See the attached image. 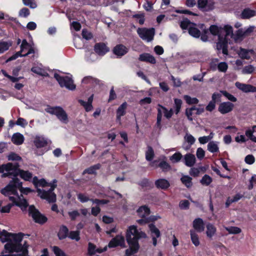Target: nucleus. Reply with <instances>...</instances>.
<instances>
[{
	"label": "nucleus",
	"mask_w": 256,
	"mask_h": 256,
	"mask_svg": "<svg viewBox=\"0 0 256 256\" xmlns=\"http://www.w3.org/2000/svg\"><path fill=\"white\" fill-rule=\"evenodd\" d=\"M209 30L212 35L218 36L216 48L222 50L224 54H228V45L232 42L230 38H232L235 42H238L242 41L244 37L246 36L243 28L238 30L234 34L232 26L229 25H226L224 28L212 25Z\"/></svg>",
	"instance_id": "f257e3e1"
},
{
	"label": "nucleus",
	"mask_w": 256,
	"mask_h": 256,
	"mask_svg": "<svg viewBox=\"0 0 256 256\" xmlns=\"http://www.w3.org/2000/svg\"><path fill=\"white\" fill-rule=\"evenodd\" d=\"M12 178V180L1 190L0 192L4 196H8L14 204L20 207L22 210H26L28 206V202L22 195L20 196L17 192V189L21 187L22 182L16 178Z\"/></svg>",
	"instance_id": "f03ea898"
},
{
	"label": "nucleus",
	"mask_w": 256,
	"mask_h": 256,
	"mask_svg": "<svg viewBox=\"0 0 256 256\" xmlns=\"http://www.w3.org/2000/svg\"><path fill=\"white\" fill-rule=\"evenodd\" d=\"M146 237V234L140 230H138L136 226H130L126 232V239L130 248L126 250V256H131L136 253L139 249L138 240Z\"/></svg>",
	"instance_id": "7ed1b4c3"
},
{
	"label": "nucleus",
	"mask_w": 256,
	"mask_h": 256,
	"mask_svg": "<svg viewBox=\"0 0 256 256\" xmlns=\"http://www.w3.org/2000/svg\"><path fill=\"white\" fill-rule=\"evenodd\" d=\"M33 183L36 186H50L48 190L46 191L40 188L37 189L38 196L42 199H45L49 202H54L56 200V194L53 192L56 186V180H54L52 183H48L44 179L38 180L35 176L33 178Z\"/></svg>",
	"instance_id": "20e7f679"
},
{
	"label": "nucleus",
	"mask_w": 256,
	"mask_h": 256,
	"mask_svg": "<svg viewBox=\"0 0 256 256\" xmlns=\"http://www.w3.org/2000/svg\"><path fill=\"white\" fill-rule=\"evenodd\" d=\"M19 165L16 163L8 162L4 165L2 172H4V176H10V177L16 178L20 175L21 178L25 180L29 181L32 177V174L28 171L19 169Z\"/></svg>",
	"instance_id": "39448f33"
},
{
	"label": "nucleus",
	"mask_w": 256,
	"mask_h": 256,
	"mask_svg": "<svg viewBox=\"0 0 256 256\" xmlns=\"http://www.w3.org/2000/svg\"><path fill=\"white\" fill-rule=\"evenodd\" d=\"M46 112L56 116L57 118L62 123L68 122V116L64 110L60 106L50 107L48 106L45 109Z\"/></svg>",
	"instance_id": "423d86ee"
},
{
	"label": "nucleus",
	"mask_w": 256,
	"mask_h": 256,
	"mask_svg": "<svg viewBox=\"0 0 256 256\" xmlns=\"http://www.w3.org/2000/svg\"><path fill=\"white\" fill-rule=\"evenodd\" d=\"M157 110L156 124L159 128H160L162 115H164L166 118L170 119L172 118L174 112L172 109L171 108L168 110L166 107L160 104H158Z\"/></svg>",
	"instance_id": "0eeeda50"
},
{
	"label": "nucleus",
	"mask_w": 256,
	"mask_h": 256,
	"mask_svg": "<svg viewBox=\"0 0 256 256\" xmlns=\"http://www.w3.org/2000/svg\"><path fill=\"white\" fill-rule=\"evenodd\" d=\"M54 78L62 87H66L70 90H74L76 88V86L74 84L72 78L68 76H60L56 73L54 74Z\"/></svg>",
	"instance_id": "6e6552de"
},
{
	"label": "nucleus",
	"mask_w": 256,
	"mask_h": 256,
	"mask_svg": "<svg viewBox=\"0 0 256 256\" xmlns=\"http://www.w3.org/2000/svg\"><path fill=\"white\" fill-rule=\"evenodd\" d=\"M137 32L142 40L150 42L154 38L155 30L154 28H138L137 30Z\"/></svg>",
	"instance_id": "1a4fd4ad"
},
{
	"label": "nucleus",
	"mask_w": 256,
	"mask_h": 256,
	"mask_svg": "<svg viewBox=\"0 0 256 256\" xmlns=\"http://www.w3.org/2000/svg\"><path fill=\"white\" fill-rule=\"evenodd\" d=\"M29 215L30 216L35 222L44 224L47 220V218L42 214L34 206H30L28 208Z\"/></svg>",
	"instance_id": "9d476101"
},
{
	"label": "nucleus",
	"mask_w": 256,
	"mask_h": 256,
	"mask_svg": "<svg viewBox=\"0 0 256 256\" xmlns=\"http://www.w3.org/2000/svg\"><path fill=\"white\" fill-rule=\"evenodd\" d=\"M198 8L202 11L207 12L214 8V0H198Z\"/></svg>",
	"instance_id": "9b49d317"
},
{
	"label": "nucleus",
	"mask_w": 256,
	"mask_h": 256,
	"mask_svg": "<svg viewBox=\"0 0 256 256\" xmlns=\"http://www.w3.org/2000/svg\"><path fill=\"white\" fill-rule=\"evenodd\" d=\"M118 246L122 247L125 246V240L124 237L120 234L117 235L113 238L109 242L108 246L109 248H114Z\"/></svg>",
	"instance_id": "f8f14e48"
},
{
	"label": "nucleus",
	"mask_w": 256,
	"mask_h": 256,
	"mask_svg": "<svg viewBox=\"0 0 256 256\" xmlns=\"http://www.w3.org/2000/svg\"><path fill=\"white\" fill-rule=\"evenodd\" d=\"M150 230V236L152 238V244L154 246L157 244V238L160 236V230L153 224L148 225Z\"/></svg>",
	"instance_id": "ddd939ff"
},
{
	"label": "nucleus",
	"mask_w": 256,
	"mask_h": 256,
	"mask_svg": "<svg viewBox=\"0 0 256 256\" xmlns=\"http://www.w3.org/2000/svg\"><path fill=\"white\" fill-rule=\"evenodd\" d=\"M234 108V104L230 102H223L220 104L218 111L222 114H226L232 112Z\"/></svg>",
	"instance_id": "4468645a"
},
{
	"label": "nucleus",
	"mask_w": 256,
	"mask_h": 256,
	"mask_svg": "<svg viewBox=\"0 0 256 256\" xmlns=\"http://www.w3.org/2000/svg\"><path fill=\"white\" fill-rule=\"evenodd\" d=\"M235 86L238 89L244 92H256V86H252L250 84L236 82Z\"/></svg>",
	"instance_id": "2eb2a0df"
},
{
	"label": "nucleus",
	"mask_w": 256,
	"mask_h": 256,
	"mask_svg": "<svg viewBox=\"0 0 256 256\" xmlns=\"http://www.w3.org/2000/svg\"><path fill=\"white\" fill-rule=\"evenodd\" d=\"M113 52L118 56L121 57L128 52V48L122 44H118L114 48Z\"/></svg>",
	"instance_id": "dca6fc26"
},
{
	"label": "nucleus",
	"mask_w": 256,
	"mask_h": 256,
	"mask_svg": "<svg viewBox=\"0 0 256 256\" xmlns=\"http://www.w3.org/2000/svg\"><path fill=\"white\" fill-rule=\"evenodd\" d=\"M94 50L98 55L103 56L109 51V49L104 44L98 43L94 46Z\"/></svg>",
	"instance_id": "f3484780"
},
{
	"label": "nucleus",
	"mask_w": 256,
	"mask_h": 256,
	"mask_svg": "<svg viewBox=\"0 0 256 256\" xmlns=\"http://www.w3.org/2000/svg\"><path fill=\"white\" fill-rule=\"evenodd\" d=\"M34 146L38 148H43L46 146L47 140L42 136H36L34 140Z\"/></svg>",
	"instance_id": "a211bd4d"
},
{
	"label": "nucleus",
	"mask_w": 256,
	"mask_h": 256,
	"mask_svg": "<svg viewBox=\"0 0 256 256\" xmlns=\"http://www.w3.org/2000/svg\"><path fill=\"white\" fill-rule=\"evenodd\" d=\"M193 227L198 232H202L204 230V223L202 218H198L193 222Z\"/></svg>",
	"instance_id": "6ab92c4d"
},
{
	"label": "nucleus",
	"mask_w": 256,
	"mask_h": 256,
	"mask_svg": "<svg viewBox=\"0 0 256 256\" xmlns=\"http://www.w3.org/2000/svg\"><path fill=\"white\" fill-rule=\"evenodd\" d=\"M32 72L42 76H48V74L42 68L41 64L34 66L31 68Z\"/></svg>",
	"instance_id": "aec40b11"
},
{
	"label": "nucleus",
	"mask_w": 256,
	"mask_h": 256,
	"mask_svg": "<svg viewBox=\"0 0 256 256\" xmlns=\"http://www.w3.org/2000/svg\"><path fill=\"white\" fill-rule=\"evenodd\" d=\"M184 164L189 167L192 166L196 163V158L194 154H186L184 156Z\"/></svg>",
	"instance_id": "412c9836"
},
{
	"label": "nucleus",
	"mask_w": 256,
	"mask_h": 256,
	"mask_svg": "<svg viewBox=\"0 0 256 256\" xmlns=\"http://www.w3.org/2000/svg\"><path fill=\"white\" fill-rule=\"evenodd\" d=\"M155 184L158 188L162 190L167 189L170 186L168 181L164 178L156 180L155 182Z\"/></svg>",
	"instance_id": "4be33fe9"
},
{
	"label": "nucleus",
	"mask_w": 256,
	"mask_h": 256,
	"mask_svg": "<svg viewBox=\"0 0 256 256\" xmlns=\"http://www.w3.org/2000/svg\"><path fill=\"white\" fill-rule=\"evenodd\" d=\"M206 228L207 237L209 238H212L216 234V228L212 224L208 223L206 225Z\"/></svg>",
	"instance_id": "5701e85b"
},
{
	"label": "nucleus",
	"mask_w": 256,
	"mask_h": 256,
	"mask_svg": "<svg viewBox=\"0 0 256 256\" xmlns=\"http://www.w3.org/2000/svg\"><path fill=\"white\" fill-rule=\"evenodd\" d=\"M184 140L189 144L188 145L186 146L185 144H184L183 148L184 149L186 150H188L190 148L191 146L196 141L195 138L190 134H186V136L184 137Z\"/></svg>",
	"instance_id": "b1692460"
},
{
	"label": "nucleus",
	"mask_w": 256,
	"mask_h": 256,
	"mask_svg": "<svg viewBox=\"0 0 256 256\" xmlns=\"http://www.w3.org/2000/svg\"><path fill=\"white\" fill-rule=\"evenodd\" d=\"M137 212L138 215L142 218H145L149 216L150 214V210L146 206H140Z\"/></svg>",
	"instance_id": "393cba45"
},
{
	"label": "nucleus",
	"mask_w": 256,
	"mask_h": 256,
	"mask_svg": "<svg viewBox=\"0 0 256 256\" xmlns=\"http://www.w3.org/2000/svg\"><path fill=\"white\" fill-rule=\"evenodd\" d=\"M107 247L105 246L104 248H96V246L92 244H88V252L90 254H93L96 252L101 253L106 250Z\"/></svg>",
	"instance_id": "a878e982"
},
{
	"label": "nucleus",
	"mask_w": 256,
	"mask_h": 256,
	"mask_svg": "<svg viewBox=\"0 0 256 256\" xmlns=\"http://www.w3.org/2000/svg\"><path fill=\"white\" fill-rule=\"evenodd\" d=\"M127 106V103L124 102L116 110V118L118 120H120L121 116L126 114V110Z\"/></svg>",
	"instance_id": "bb28decb"
},
{
	"label": "nucleus",
	"mask_w": 256,
	"mask_h": 256,
	"mask_svg": "<svg viewBox=\"0 0 256 256\" xmlns=\"http://www.w3.org/2000/svg\"><path fill=\"white\" fill-rule=\"evenodd\" d=\"M139 60L143 62H147L152 64H155L156 61L154 58L148 54H142L140 56Z\"/></svg>",
	"instance_id": "cd10ccee"
},
{
	"label": "nucleus",
	"mask_w": 256,
	"mask_h": 256,
	"mask_svg": "<svg viewBox=\"0 0 256 256\" xmlns=\"http://www.w3.org/2000/svg\"><path fill=\"white\" fill-rule=\"evenodd\" d=\"M208 150L212 152H216L219 151L218 142L216 141L210 142L207 146Z\"/></svg>",
	"instance_id": "c85d7f7f"
},
{
	"label": "nucleus",
	"mask_w": 256,
	"mask_h": 256,
	"mask_svg": "<svg viewBox=\"0 0 256 256\" xmlns=\"http://www.w3.org/2000/svg\"><path fill=\"white\" fill-rule=\"evenodd\" d=\"M12 140L14 144L16 145H20L23 143L24 137L22 134L20 133H16L13 134L12 138Z\"/></svg>",
	"instance_id": "c756f323"
},
{
	"label": "nucleus",
	"mask_w": 256,
	"mask_h": 256,
	"mask_svg": "<svg viewBox=\"0 0 256 256\" xmlns=\"http://www.w3.org/2000/svg\"><path fill=\"white\" fill-rule=\"evenodd\" d=\"M190 239L192 243L196 246H198L200 244L199 236L194 230H191L190 231Z\"/></svg>",
	"instance_id": "7c9ffc66"
},
{
	"label": "nucleus",
	"mask_w": 256,
	"mask_h": 256,
	"mask_svg": "<svg viewBox=\"0 0 256 256\" xmlns=\"http://www.w3.org/2000/svg\"><path fill=\"white\" fill-rule=\"evenodd\" d=\"M256 15V12L249 8L244 9L242 12L241 17L242 18H249Z\"/></svg>",
	"instance_id": "2f4dec72"
},
{
	"label": "nucleus",
	"mask_w": 256,
	"mask_h": 256,
	"mask_svg": "<svg viewBox=\"0 0 256 256\" xmlns=\"http://www.w3.org/2000/svg\"><path fill=\"white\" fill-rule=\"evenodd\" d=\"M82 82L84 84H91L93 85L99 84L100 81L92 76H86L83 78L82 80Z\"/></svg>",
	"instance_id": "473e14b6"
},
{
	"label": "nucleus",
	"mask_w": 256,
	"mask_h": 256,
	"mask_svg": "<svg viewBox=\"0 0 256 256\" xmlns=\"http://www.w3.org/2000/svg\"><path fill=\"white\" fill-rule=\"evenodd\" d=\"M195 24H194L192 26L190 27L188 32L190 35L194 38H199L200 36V32L199 30L195 27Z\"/></svg>",
	"instance_id": "72a5a7b5"
},
{
	"label": "nucleus",
	"mask_w": 256,
	"mask_h": 256,
	"mask_svg": "<svg viewBox=\"0 0 256 256\" xmlns=\"http://www.w3.org/2000/svg\"><path fill=\"white\" fill-rule=\"evenodd\" d=\"M158 218L159 217H157L156 216H150V218L146 217L145 218H142L141 219L137 220V222L140 224L143 225V224H145L149 222L150 221H154V220H158Z\"/></svg>",
	"instance_id": "f704fd0d"
},
{
	"label": "nucleus",
	"mask_w": 256,
	"mask_h": 256,
	"mask_svg": "<svg viewBox=\"0 0 256 256\" xmlns=\"http://www.w3.org/2000/svg\"><path fill=\"white\" fill-rule=\"evenodd\" d=\"M12 44L10 42L0 41V53H3L8 50Z\"/></svg>",
	"instance_id": "c9c22d12"
},
{
	"label": "nucleus",
	"mask_w": 256,
	"mask_h": 256,
	"mask_svg": "<svg viewBox=\"0 0 256 256\" xmlns=\"http://www.w3.org/2000/svg\"><path fill=\"white\" fill-rule=\"evenodd\" d=\"M68 230L66 226L60 227V231L58 233V236L60 239H64L68 235Z\"/></svg>",
	"instance_id": "e433bc0d"
},
{
	"label": "nucleus",
	"mask_w": 256,
	"mask_h": 256,
	"mask_svg": "<svg viewBox=\"0 0 256 256\" xmlns=\"http://www.w3.org/2000/svg\"><path fill=\"white\" fill-rule=\"evenodd\" d=\"M182 156V154L180 152H177L172 155L170 158V160L172 163H176L180 160Z\"/></svg>",
	"instance_id": "4c0bfd02"
},
{
	"label": "nucleus",
	"mask_w": 256,
	"mask_h": 256,
	"mask_svg": "<svg viewBox=\"0 0 256 256\" xmlns=\"http://www.w3.org/2000/svg\"><path fill=\"white\" fill-rule=\"evenodd\" d=\"M192 178L188 176H184L181 178V181L187 188H190L192 186Z\"/></svg>",
	"instance_id": "58836bf2"
},
{
	"label": "nucleus",
	"mask_w": 256,
	"mask_h": 256,
	"mask_svg": "<svg viewBox=\"0 0 256 256\" xmlns=\"http://www.w3.org/2000/svg\"><path fill=\"white\" fill-rule=\"evenodd\" d=\"M96 54L88 50L86 51L85 58L88 62H92L96 59Z\"/></svg>",
	"instance_id": "ea45409f"
},
{
	"label": "nucleus",
	"mask_w": 256,
	"mask_h": 256,
	"mask_svg": "<svg viewBox=\"0 0 256 256\" xmlns=\"http://www.w3.org/2000/svg\"><path fill=\"white\" fill-rule=\"evenodd\" d=\"M184 98L186 102L188 104H197L199 102V100L197 98H192L188 95L184 96Z\"/></svg>",
	"instance_id": "a19ab883"
},
{
	"label": "nucleus",
	"mask_w": 256,
	"mask_h": 256,
	"mask_svg": "<svg viewBox=\"0 0 256 256\" xmlns=\"http://www.w3.org/2000/svg\"><path fill=\"white\" fill-rule=\"evenodd\" d=\"M225 229L230 234H238L242 232L241 229L236 226L225 227Z\"/></svg>",
	"instance_id": "79ce46f5"
},
{
	"label": "nucleus",
	"mask_w": 256,
	"mask_h": 256,
	"mask_svg": "<svg viewBox=\"0 0 256 256\" xmlns=\"http://www.w3.org/2000/svg\"><path fill=\"white\" fill-rule=\"evenodd\" d=\"M174 112L176 114H178L179 112H180L182 104V100L178 98H175L174 100Z\"/></svg>",
	"instance_id": "37998d69"
},
{
	"label": "nucleus",
	"mask_w": 256,
	"mask_h": 256,
	"mask_svg": "<svg viewBox=\"0 0 256 256\" xmlns=\"http://www.w3.org/2000/svg\"><path fill=\"white\" fill-rule=\"evenodd\" d=\"M100 168V164H96L93 166H90V168L85 170L83 174L88 173L89 174H94L96 173V172L97 170L99 169Z\"/></svg>",
	"instance_id": "c03bdc74"
},
{
	"label": "nucleus",
	"mask_w": 256,
	"mask_h": 256,
	"mask_svg": "<svg viewBox=\"0 0 256 256\" xmlns=\"http://www.w3.org/2000/svg\"><path fill=\"white\" fill-rule=\"evenodd\" d=\"M194 25V24H192L190 22V21L187 19H184L180 22V27L182 29H186L188 28L190 30V27Z\"/></svg>",
	"instance_id": "a18cd8bd"
},
{
	"label": "nucleus",
	"mask_w": 256,
	"mask_h": 256,
	"mask_svg": "<svg viewBox=\"0 0 256 256\" xmlns=\"http://www.w3.org/2000/svg\"><path fill=\"white\" fill-rule=\"evenodd\" d=\"M78 102L81 105H82L84 107L85 110L86 112H90L93 108L92 104H90L87 102H84L81 100H79Z\"/></svg>",
	"instance_id": "49530a36"
},
{
	"label": "nucleus",
	"mask_w": 256,
	"mask_h": 256,
	"mask_svg": "<svg viewBox=\"0 0 256 256\" xmlns=\"http://www.w3.org/2000/svg\"><path fill=\"white\" fill-rule=\"evenodd\" d=\"M212 182V178L208 175L205 174L202 178L200 182L202 184L208 186Z\"/></svg>",
	"instance_id": "de8ad7c7"
},
{
	"label": "nucleus",
	"mask_w": 256,
	"mask_h": 256,
	"mask_svg": "<svg viewBox=\"0 0 256 256\" xmlns=\"http://www.w3.org/2000/svg\"><path fill=\"white\" fill-rule=\"evenodd\" d=\"M228 68V65L226 62H220L218 64V70L222 72H226Z\"/></svg>",
	"instance_id": "09e8293b"
},
{
	"label": "nucleus",
	"mask_w": 256,
	"mask_h": 256,
	"mask_svg": "<svg viewBox=\"0 0 256 256\" xmlns=\"http://www.w3.org/2000/svg\"><path fill=\"white\" fill-rule=\"evenodd\" d=\"M154 156V152L151 147H148V150L146 154V160H151Z\"/></svg>",
	"instance_id": "8fccbe9b"
},
{
	"label": "nucleus",
	"mask_w": 256,
	"mask_h": 256,
	"mask_svg": "<svg viewBox=\"0 0 256 256\" xmlns=\"http://www.w3.org/2000/svg\"><path fill=\"white\" fill-rule=\"evenodd\" d=\"M8 160H12V161H20L22 160L21 157H20L17 154L11 152L8 156Z\"/></svg>",
	"instance_id": "3c124183"
},
{
	"label": "nucleus",
	"mask_w": 256,
	"mask_h": 256,
	"mask_svg": "<svg viewBox=\"0 0 256 256\" xmlns=\"http://www.w3.org/2000/svg\"><path fill=\"white\" fill-rule=\"evenodd\" d=\"M68 237L72 240H74L76 241L79 240L80 239L79 231H72L69 234Z\"/></svg>",
	"instance_id": "603ef678"
},
{
	"label": "nucleus",
	"mask_w": 256,
	"mask_h": 256,
	"mask_svg": "<svg viewBox=\"0 0 256 256\" xmlns=\"http://www.w3.org/2000/svg\"><path fill=\"white\" fill-rule=\"evenodd\" d=\"M194 111L193 106L190 108H188L186 110V114L188 120L190 121H192L193 120L192 116L195 114L194 112Z\"/></svg>",
	"instance_id": "864d4df0"
},
{
	"label": "nucleus",
	"mask_w": 256,
	"mask_h": 256,
	"mask_svg": "<svg viewBox=\"0 0 256 256\" xmlns=\"http://www.w3.org/2000/svg\"><path fill=\"white\" fill-rule=\"evenodd\" d=\"M220 92L222 94L223 96H224L231 102H236L237 100V99L235 96L226 91H221Z\"/></svg>",
	"instance_id": "5fc2aeb1"
},
{
	"label": "nucleus",
	"mask_w": 256,
	"mask_h": 256,
	"mask_svg": "<svg viewBox=\"0 0 256 256\" xmlns=\"http://www.w3.org/2000/svg\"><path fill=\"white\" fill-rule=\"evenodd\" d=\"M25 6L30 7L31 8H34L36 7V4L34 0H22Z\"/></svg>",
	"instance_id": "6e6d98bb"
},
{
	"label": "nucleus",
	"mask_w": 256,
	"mask_h": 256,
	"mask_svg": "<svg viewBox=\"0 0 256 256\" xmlns=\"http://www.w3.org/2000/svg\"><path fill=\"white\" fill-rule=\"evenodd\" d=\"M159 167H160L162 170L167 171L170 169V165L166 162V161L161 162L158 165Z\"/></svg>",
	"instance_id": "4d7b16f0"
},
{
	"label": "nucleus",
	"mask_w": 256,
	"mask_h": 256,
	"mask_svg": "<svg viewBox=\"0 0 256 256\" xmlns=\"http://www.w3.org/2000/svg\"><path fill=\"white\" fill-rule=\"evenodd\" d=\"M254 128L252 129H248L246 132V135L253 142H256V137L253 136Z\"/></svg>",
	"instance_id": "13d9d810"
},
{
	"label": "nucleus",
	"mask_w": 256,
	"mask_h": 256,
	"mask_svg": "<svg viewBox=\"0 0 256 256\" xmlns=\"http://www.w3.org/2000/svg\"><path fill=\"white\" fill-rule=\"evenodd\" d=\"M254 68L250 65L246 66L242 70V72L244 74H250L254 71Z\"/></svg>",
	"instance_id": "bf43d9fd"
},
{
	"label": "nucleus",
	"mask_w": 256,
	"mask_h": 256,
	"mask_svg": "<svg viewBox=\"0 0 256 256\" xmlns=\"http://www.w3.org/2000/svg\"><path fill=\"white\" fill-rule=\"evenodd\" d=\"M78 200L82 202H85L88 200H90L89 198L84 194H77Z\"/></svg>",
	"instance_id": "052dcab7"
},
{
	"label": "nucleus",
	"mask_w": 256,
	"mask_h": 256,
	"mask_svg": "<svg viewBox=\"0 0 256 256\" xmlns=\"http://www.w3.org/2000/svg\"><path fill=\"white\" fill-rule=\"evenodd\" d=\"M30 47V44L27 42L26 40H24L22 41V43L20 45V50L21 52H24L26 50H28Z\"/></svg>",
	"instance_id": "680f3d73"
},
{
	"label": "nucleus",
	"mask_w": 256,
	"mask_h": 256,
	"mask_svg": "<svg viewBox=\"0 0 256 256\" xmlns=\"http://www.w3.org/2000/svg\"><path fill=\"white\" fill-rule=\"evenodd\" d=\"M194 111H196L195 114L196 115L201 114L204 112V108L202 105H199L198 107L193 106Z\"/></svg>",
	"instance_id": "e2e57ef3"
},
{
	"label": "nucleus",
	"mask_w": 256,
	"mask_h": 256,
	"mask_svg": "<svg viewBox=\"0 0 256 256\" xmlns=\"http://www.w3.org/2000/svg\"><path fill=\"white\" fill-rule=\"evenodd\" d=\"M204 154H205V152L202 148H198L197 149L196 155L197 158L198 159L202 160V158H203L204 157Z\"/></svg>",
	"instance_id": "0e129e2a"
},
{
	"label": "nucleus",
	"mask_w": 256,
	"mask_h": 256,
	"mask_svg": "<svg viewBox=\"0 0 256 256\" xmlns=\"http://www.w3.org/2000/svg\"><path fill=\"white\" fill-rule=\"evenodd\" d=\"M244 161L246 164H252L254 163L255 158L252 155L248 154L246 156Z\"/></svg>",
	"instance_id": "69168bd1"
},
{
	"label": "nucleus",
	"mask_w": 256,
	"mask_h": 256,
	"mask_svg": "<svg viewBox=\"0 0 256 256\" xmlns=\"http://www.w3.org/2000/svg\"><path fill=\"white\" fill-rule=\"evenodd\" d=\"M52 250L56 256H66L64 253L57 246H54Z\"/></svg>",
	"instance_id": "338daca9"
},
{
	"label": "nucleus",
	"mask_w": 256,
	"mask_h": 256,
	"mask_svg": "<svg viewBox=\"0 0 256 256\" xmlns=\"http://www.w3.org/2000/svg\"><path fill=\"white\" fill-rule=\"evenodd\" d=\"M83 38L86 40H90L92 38V34L86 30H83L82 31Z\"/></svg>",
	"instance_id": "774afa93"
}]
</instances>
